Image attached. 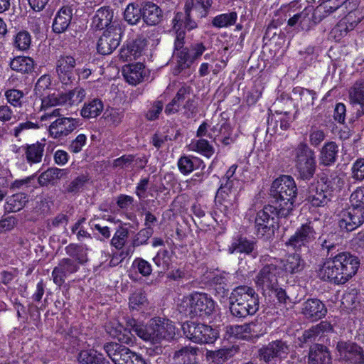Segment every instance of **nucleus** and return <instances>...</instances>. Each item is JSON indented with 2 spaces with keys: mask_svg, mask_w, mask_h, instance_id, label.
Instances as JSON below:
<instances>
[{
  "mask_svg": "<svg viewBox=\"0 0 364 364\" xmlns=\"http://www.w3.org/2000/svg\"><path fill=\"white\" fill-rule=\"evenodd\" d=\"M104 105L98 98H94L84 104L80 114L85 119H92L98 117L102 112Z\"/></svg>",
  "mask_w": 364,
  "mask_h": 364,
  "instance_id": "a19ab883",
  "label": "nucleus"
},
{
  "mask_svg": "<svg viewBox=\"0 0 364 364\" xmlns=\"http://www.w3.org/2000/svg\"><path fill=\"white\" fill-rule=\"evenodd\" d=\"M88 180V177L85 175L78 176L65 186V191L69 193H77L85 186Z\"/></svg>",
  "mask_w": 364,
  "mask_h": 364,
  "instance_id": "6e6d98bb",
  "label": "nucleus"
},
{
  "mask_svg": "<svg viewBox=\"0 0 364 364\" xmlns=\"http://www.w3.org/2000/svg\"><path fill=\"white\" fill-rule=\"evenodd\" d=\"M349 100L352 104L360 105L356 112V117H364V80H358L349 90Z\"/></svg>",
  "mask_w": 364,
  "mask_h": 364,
  "instance_id": "c85d7f7f",
  "label": "nucleus"
},
{
  "mask_svg": "<svg viewBox=\"0 0 364 364\" xmlns=\"http://www.w3.org/2000/svg\"><path fill=\"white\" fill-rule=\"evenodd\" d=\"M31 43L30 33L26 31L18 32L15 38L14 46L20 50H26L29 48Z\"/></svg>",
  "mask_w": 364,
  "mask_h": 364,
  "instance_id": "13d9d810",
  "label": "nucleus"
},
{
  "mask_svg": "<svg viewBox=\"0 0 364 364\" xmlns=\"http://www.w3.org/2000/svg\"><path fill=\"white\" fill-rule=\"evenodd\" d=\"M67 103L65 93L54 92L47 96L41 97V109L46 110L52 107L62 105Z\"/></svg>",
  "mask_w": 364,
  "mask_h": 364,
  "instance_id": "37998d69",
  "label": "nucleus"
},
{
  "mask_svg": "<svg viewBox=\"0 0 364 364\" xmlns=\"http://www.w3.org/2000/svg\"><path fill=\"white\" fill-rule=\"evenodd\" d=\"M122 73L127 82L136 85L144 80L146 76V70L142 63H137L124 65Z\"/></svg>",
  "mask_w": 364,
  "mask_h": 364,
  "instance_id": "bb28decb",
  "label": "nucleus"
},
{
  "mask_svg": "<svg viewBox=\"0 0 364 364\" xmlns=\"http://www.w3.org/2000/svg\"><path fill=\"white\" fill-rule=\"evenodd\" d=\"M183 108L185 110L184 114L188 119L192 118L196 115L198 113V102L195 95H193L191 98H188L186 100Z\"/></svg>",
  "mask_w": 364,
  "mask_h": 364,
  "instance_id": "69168bd1",
  "label": "nucleus"
},
{
  "mask_svg": "<svg viewBox=\"0 0 364 364\" xmlns=\"http://www.w3.org/2000/svg\"><path fill=\"white\" fill-rule=\"evenodd\" d=\"M301 9V5L299 1H291L289 4V12L292 11L293 13L296 12V14H293V16L289 18L287 21V24L289 26H294L296 24L301 25V11H299Z\"/></svg>",
  "mask_w": 364,
  "mask_h": 364,
  "instance_id": "4d7b16f0",
  "label": "nucleus"
},
{
  "mask_svg": "<svg viewBox=\"0 0 364 364\" xmlns=\"http://www.w3.org/2000/svg\"><path fill=\"white\" fill-rule=\"evenodd\" d=\"M153 260L161 271L168 270L171 264V254L167 250H160L154 257Z\"/></svg>",
  "mask_w": 364,
  "mask_h": 364,
  "instance_id": "603ef678",
  "label": "nucleus"
},
{
  "mask_svg": "<svg viewBox=\"0 0 364 364\" xmlns=\"http://www.w3.org/2000/svg\"><path fill=\"white\" fill-rule=\"evenodd\" d=\"M336 350L343 364H364V348L358 343L341 340L337 342Z\"/></svg>",
  "mask_w": 364,
  "mask_h": 364,
  "instance_id": "ddd939ff",
  "label": "nucleus"
},
{
  "mask_svg": "<svg viewBox=\"0 0 364 364\" xmlns=\"http://www.w3.org/2000/svg\"><path fill=\"white\" fill-rule=\"evenodd\" d=\"M228 332L237 338L246 341L251 340L247 323L242 325L230 326L228 327Z\"/></svg>",
  "mask_w": 364,
  "mask_h": 364,
  "instance_id": "5fc2aeb1",
  "label": "nucleus"
},
{
  "mask_svg": "<svg viewBox=\"0 0 364 364\" xmlns=\"http://www.w3.org/2000/svg\"><path fill=\"white\" fill-rule=\"evenodd\" d=\"M316 236V232L312 222L303 224L285 242L287 247L295 251H301L303 248H308Z\"/></svg>",
  "mask_w": 364,
  "mask_h": 364,
  "instance_id": "4468645a",
  "label": "nucleus"
},
{
  "mask_svg": "<svg viewBox=\"0 0 364 364\" xmlns=\"http://www.w3.org/2000/svg\"><path fill=\"white\" fill-rule=\"evenodd\" d=\"M281 218L279 213L268 205L257 212L255 218V229L257 237L271 236L274 232V218Z\"/></svg>",
  "mask_w": 364,
  "mask_h": 364,
  "instance_id": "2eb2a0df",
  "label": "nucleus"
},
{
  "mask_svg": "<svg viewBox=\"0 0 364 364\" xmlns=\"http://www.w3.org/2000/svg\"><path fill=\"white\" fill-rule=\"evenodd\" d=\"M256 243L254 241L248 240L245 237H240L235 240L228 248L230 254L233 253H245L247 255L252 254V257L255 258L257 252L255 251Z\"/></svg>",
  "mask_w": 364,
  "mask_h": 364,
  "instance_id": "e433bc0d",
  "label": "nucleus"
},
{
  "mask_svg": "<svg viewBox=\"0 0 364 364\" xmlns=\"http://www.w3.org/2000/svg\"><path fill=\"white\" fill-rule=\"evenodd\" d=\"M124 19L131 25L136 24L141 18V8L129 4L124 13Z\"/></svg>",
  "mask_w": 364,
  "mask_h": 364,
  "instance_id": "864d4df0",
  "label": "nucleus"
},
{
  "mask_svg": "<svg viewBox=\"0 0 364 364\" xmlns=\"http://www.w3.org/2000/svg\"><path fill=\"white\" fill-rule=\"evenodd\" d=\"M162 11L156 4L145 1L141 6V18L148 26H155L162 19Z\"/></svg>",
  "mask_w": 364,
  "mask_h": 364,
  "instance_id": "a878e982",
  "label": "nucleus"
},
{
  "mask_svg": "<svg viewBox=\"0 0 364 364\" xmlns=\"http://www.w3.org/2000/svg\"><path fill=\"white\" fill-rule=\"evenodd\" d=\"M79 265L71 258H63L59 261L58 265L54 267L52 272L53 282L61 287L67 277L77 272L79 270Z\"/></svg>",
  "mask_w": 364,
  "mask_h": 364,
  "instance_id": "6ab92c4d",
  "label": "nucleus"
},
{
  "mask_svg": "<svg viewBox=\"0 0 364 364\" xmlns=\"http://www.w3.org/2000/svg\"><path fill=\"white\" fill-rule=\"evenodd\" d=\"M122 343L109 342L104 345V350L114 364H127L134 353Z\"/></svg>",
  "mask_w": 364,
  "mask_h": 364,
  "instance_id": "aec40b11",
  "label": "nucleus"
},
{
  "mask_svg": "<svg viewBox=\"0 0 364 364\" xmlns=\"http://www.w3.org/2000/svg\"><path fill=\"white\" fill-rule=\"evenodd\" d=\"M325 9L323 6H318L314 9L306 6L301 11V20L300 27L303 31H309L311 28L320 23L325 18Z\"/></svg>",
  "mask_w": 364,
  "mask_h": 364,
  "instance_id": "412c9836",
  "label": "nucleus"
},
{
  "mask_svg": "<svg viewBox=\"0 0 364 364\" xmlns=\"http://www.w3.org/2000/svg\"><path fill=\"white\" fill-rule=\"evenodd\" d=\"M341 179L338 177L328 178L321 176L311 183L308 188L306 200L314 207H323L331 200L333 192L340 187Z\"/></svg>",
  "mask_w": 364,
  "mask_h": 364,
  "instance_id": "423d86ee",
  "label": "nucleus"
},
{
  "mask_svg": "<svg viewBox=\"0 0 364 364\" xmlns=\"http://www.w3.org/2000/svg\"><path fill=\"white\" fill-rule=\"evenodd\" d=\"M38 128V124L26 121L25 122H21L18 126L15 127L11 131V133L16 138H19L25 135L28 130L36 129Z\"/></svg>",
  "mask_w": 364,
  "mask_h": 364,
  "instance_id": "e2e57ef3",
  "label": "nucleus"
},
{
  "mask_svg": "<svg viewBox=\"0 0 364 364\" xmlns=\"http://www.w3.org/2000/svg\"><path fill=\"white\" fill-rule=\"evenodd\" d=\"M360 267L358 257L348 252L333 254L318 266V277L333 284L341 285L348 282L357 273Z\"/></svg>",
  "mask_w": 364,
  "mask_h": 364,
  "instance_id": "f257e3e1",
  "label": "nucleus"
},
{
  "mask_svg": "<svg viewBox=\"0 0 364 364\" xmlns=\"http://www.w3.org/2000/svg\"><path fill=\"white\" fill-rule=\"evenodd\" d=\"M342 239L336 232L322 234L318 237V242L323 250H326V255L329 257L331 254L338 251V247L341 244Z\"/></svg>",
  "mask_w": 364,
  "mask_h": 364,
  "instance_id": "2f4dec72",
  "label": "nucleus"
},
{
  "mask_svg": "<svg viewBox=\"0 0 364 364\" xmlns=\"http://www.w3.org/2000/svg\"><path fill=\"white\" fill-rule=\"evenodd\" d=\"M65 250L78 265L83 264L88 260L86 250L80 245L71 243L65 247Z\"/></svg>",
  "mask_w": 364,
  "mask_h": 364,
  "instance_id": "c03bdc74",
  "label": "nucleus"
},
{
  "mask_svg": "<svg viewBox=\"0 0 364 364\" xmlns=\"http://www.w3.org/2000/svg\"><path fill=\"white\" fill-rule=\"evenodd\" d=\"M237 199V197L216 193L215 197V208L224 215L229 216L236 209Z\"/></svg>",
  "mask_w": 364,
  "mask_h": 364,
  "instance_id": "f704fd0d",
  "label": "nucleus"
},
{
  "mask_svg": "<svg viewBox=\"0 0 364 364\" xmlns=\"http://www.w3.org/2000/svg\"><path fill=\"white\" fill-rule=\"evenodd\" d=\"M28 202L27 196L22 193L14 194L7 199L4 209L8 212H17L21 210Z\"/></svg>",
  "mask_w": 364,
  "mask_h": 364,
  "instance_id": "de8ad7c7",
  "label": "nucleus"
},
{
  "mask_svg": "<svg viewBox=\"0 0 364 364\" xmlns=\"http://www.w3.org/2000/svg\"><path fill=\"white\" fill-rule=\"evenodd\" d=\"M297 196V186L294 179L287 175L276 178L269 190V206L275 208L281 218L287 217L293 210Z\"/></svg>",
  "mask_w": 364,
  "mask_h": 364,
  "instance_id": "f03ea898",
  "label": "nucleus"
},
{
  "mask_svg": "<svg viewBox=\"0 0 364 364\" xmlns=\"http://www.w3.org/2000/svg\"><path fill=\"white\" fill-rule=\"evenodd\" d=\"M198 350L197 347L184 346L176 350L173 358L178 364H201L198 358Z\"/></svg>",
  "mask_w": 364,
  "mask_h": 364,
  "instance_id": "72a5a7b5",
  "label": "nucleus"
},
{
  "mask_svg": "<svg viewBox=\"0 0 364 364\" xmlns=\"http://www.w3.org/2000/svg\"><path fill=\"white\" fill-rule=\"evenodd\" d=\"M77 360L80 364H109L102 354L94 350L81 351Z\"/></svg>",
  "mask_w": 364,
  "mask_h": 364,
  "instance_id": "79ce46f5",
  "label": "nucleus"
},
{
  "mask_svg": "<svg viewBox=\"0 0 364 364\" xmlns=\"http://www.w3.org/2000/svg\"><path fill=\"white\" fill-rule=\"evenodd\" d=\"M155 343H160L161 341H171L176 336V328L172 321L168 319L155 318Z\"/></svg>",
  "mask_w": 364,
  "mask_h": 364,
  "instance_id": "5701e85b",
  "label": "nucleus"
},
{
  "mask_svg": "<svg viewBox=\"0 0 364 364\" xmlns=\"http://www.w3.org/2000/svg\"><path fill=\"white\" fill-rule=\"evenodd\" d=\"M327 313L325 304L318 299H309L302 304L301 314L312 321L323 318Z\"/></svg>",
  "mask_w": 364,
  "mask_h": 364,
  "instance_id": "4be33fe9",
  "label": "nucleus"
},
{
  "mask_svg": "<svg viewBox=\"0 0 364 364\" xmlns=\"http://www.w3.org/2000/svg\"><path fill=\"white\" fill-rule=\"evenodd\" d=\"M127 326L129 328L128 333H118L113 336L116 337L119 342L123 343H132L133 338L132 332L135 333L140 338L151 343H155V321L151 319L148 323L144 324L136 319L131 318L127 320Z\"/></svg>",
  "mask_w": 364,
  "mask_h": 364,
  "instance_id": "9d476101",
  "label": "nucleus"
},
{
  "mask_svg": "<svg viewBox=\"0 0 364 364\" xmlns=\"http://www.w3.org/2000/svg\"><path fill=\"white\" fill-rule=\"evenodd\" d=\"M182 331L186 338L200 344L213 343L219 336L218 331L210 326L192 321L184 322Z\"/></svg>",
  "mask_w": 364,
  "mask_h": 364,
  "instance_id": "9b49d317",
  "label": "nucleus"
},
{
  "mask_svg": "<svg viewBox=\"0 0 364 364\" xmlns=\"http://www.w3.org/2000/svg\"><path fill=\"white\" fill-rule=\"evenodd\" d=\"M177 58L178 68L175 70L176 74L181 73V70L189 68L193 63V57H191L189 48L182 49L174 52Z\"/></svg>",
  "mask_w": 364,
  "mask_h": 364,
  "instance_id": "09e8293b",
  "label": "nucleus"
},
{
  "mask_svg": "<svg viewBox=\"0 0 364 364\" xmlns=\"http://www.w3.org/2000/svg\"><path fill=\"white\" fill-rule=\"evenodd\" d=\"M122 33L121 27L114 22L99 38L97 46L98 53L102 55L112 53L119 46Z\"/></svg>",
  "mask_w": 364,
  "mask_h": 364,
  "instance_id": "dca6fc26",
  "label": "nucleus"
},
{
  "mask_svg": "<svg viewBox=\"0 0 364 364\" xmlns=\"http://www.w3.org/2000/svg\"><path fill=\"white\" fill-rule=\"evenodd\" d=\"M65 174L66 171L64 169L49 168L39 176L38 181L41 186H46L61 178Z\"/></svg>",
  "mask_w": 364,
  "mask_h": 364,
  "instance_id": "a18cd8bd",
  "label": "nucleus"
},
{
  "mask_svg": "<svg viewBox=\"0 0 364 364\" xmlns=\"http://www.w3.org/2000/svg\"><path fill=\"white\" fill-rule=\"evenodd\" d=\"M291 345L287 341L279 338L262 345L257 350V359L265 364H276L286 359L290 352Z\"/></svg>",
  "mask_w": 364,
  "mask_h": 364,
  "instance_id": "6e6552de",
  "label": "nucleus"
},
{
  "mask_svg": "<svg viewBox=\"0 0 364 364\" xmlns=\"http://www.w3.org/2000/svg\"><path fill=\"white\" fill-rule=\"evenodd\" d=\"M283 269L289 274H295L301 272L305 266V262L298 253L288 254L282 260Z\"/></svg>",
  "mask_w": 364,
  "mask_h": 364,
  "instance_id": "58836bf2",
  "label": "nucleus"
},
{
  "mask_svg": "<svg viewBox=\"0 0 364 364\" xmlns=\"http://www.w3.org/2000/svg\"><path fill=\"white\" fill-rule=\"evenodd\" d=\"M113 11L108 7L99 9L92 18V27L97 30H102L108 28L113 23Z\"/></svg>",
  "mask_w": 364,
  "mask_h": 364,
  "instance_id": "c9c22d12",
  "label": "nucleus"
},
{
  "mask_svg": "<svg viewBox=\"0 0 364 364\" xmlns=\"http://www.w3.org/2000/svg\"><path fill=\"white\" fill-rule=\"evenodd\" d=\"M75 59L69 55H60L55 63V70L60 81L65 85H71L75 80L74 70Z\"/></svg>",
  "mask_w": 364,
  "mask_h": 364,
  "instance_id": "f3484780",
  "label": "nucleus"
},
{
  "mask_svg": "<svg viewBox=\"0 0 364 364\" xmlns=\"http://www.w3.org/2000/svg\"><path fill=\"white\" fill-rule=\"evenodd\" d=\"M196 150L209 158L214 154V148L204 139L198 140L195 144Z\"/></svg>",
  "mask_w": 364,
  "mask_h": 364,
  "instance_id": "338daca9",
  "label": "nucleus"
},
{
  "mask_svg": "<svg viewBox=\"0 0 364 364\" xmlns=\"http://www.w3.org/2000/svg\"><path fill=\"white\" fill-rule=\"evenodd\" d=\"M296 168L299 177L310 180L316 169L315 152L305 143H300L294 150Z\"/></svg>",
  "mask_w": 364,
  "mask_h": 364,
  "instance_id": "1a4fd4ad",
  "label": "nucleus"
},
{
  "mask_svg": "<svg viewBox=\"0 0 364 364\" xmlns=\"http://www.w3.org/2000/svg\"><path fill=\"white\" fill-rule=\"evenodd\" d=\"M363 223L364 210L351 207L341 213L338 225L341 229L350 232L360 226Z\"/></svg>",
  "mask_w": 364,
  "mask_h": 364,
  "instance_id": "a211bd4d",
  "label": "nucleus"
},
{
  "mask_svg": "<svg viewBox=\"0 0 364 364\" xmlns=\"http://www.w3.org/2000/svg\"><path fill=\"white\" fill-rule=\"evenodd\" d=\"M213 3V0H187L185 4V14L177 12L173 18L174 27L179 22H184V28L191 31L198 27L197 21L208 15Z\"/></svg>",
  "mask_w": 364,
  "mask_h": 364,
  "instance_id": "39448f33",
  "label": "nucleus"
},
{
  "mask_svg": "<svg viewBox=\"0 0 364 364\" xmlns=\"http://www.w3.org/2000/svg\"><path fill=\"white\" fill-rule=\"evenodd\" d=\"M353 178L358 181L364 179V159H358L352 167Z\"/></svg>",
  "mask_w": 364,
  "mask_h": 364,
  "instance_id": "774afa93",
  "label": "nucleus"
},
{
  "mask_svg": "<svg viewBox=\"0 0 364 364\" xmlns=\"http://www.w3.org/2000/svg\"><path fill=\"white\" fill-rule=\"evenodd\" d=\"M338 146L334 141L326 143L321 149L318 156L319 164L330 166L334 164L338 158Z\"/></svg>",
  "mask_w": 364,
  "mask_h": 364,
  "instance_id": "c756f323",
  "label": "nucleus"
},
{
  "mask_svg": "<svg viewBox=\"0 0 364 364\" xmlns=\"http://www.w3.org/2000/svg\"><path fill=\"white\" fill-rule=\"evenodd\" d=\"M9 65L11 70L22 73L29 74L34 70V60L26 56H17L11 60Z\"/></svg>",
  "mask_w": 364,
  "mask_h": 364,
  "instance_id": "ea45409f",
  "label": "nucleus"
},
{
  "mask_svg": "<svg viewBox=\"0 0 364 364\" xmlns=\"http://www.w3.org/2000/svg\"><path fill=\"white\" fill-rule=\"evenodd\" d=\"M229 299L230 310L235 317L245 318L254 315L259 309V296L250 287H237L232 290Z\"/></svg>",
  "mask_w": 364,
  "mask_h": 364,
  "instance_id": "7ed1b4c3",
  "label": "nucleus"
},
{
  "mask_svg": "<svg viewBox=\"0 0 364 364\" xmlns=\"http://www.w3.org/2000/svg\"><path fill=\"white\" fill-rule=\"evenodd\" d=\"M85 90L82 87H75V89L65 93L67 97V103L70 105H77L85 97Z\"/></svg>",
  "mask_w": 364,
  "mask_h": 364,
  "instance_id": "052dcab7",
  "label": "nucleus"
},
{
  "mask_svg": "<svg viewBox=\"0 0 364 364\" xmlns=\"http://www.w3.org/2000/svg\"><path fill=\"white\" fill-rule=\"evenodd\" d=\"M7 102L15 107H21L23 103L25 94L17 89H8L4 92Z\"/></svg>",
  "mask_w": 364,
  "mask_h": 364,
  "instance_id": "3c124183",
  "label": "nucleus"
},
{
  "mask_svg": "<svg viewBox=\"0 0 364 364\" xmlns=\"http://www.w3.org/2000/svg\"><path fill=\"white\" fill-rule=\"evenodd\" d=\"M178 310L191 318L208 316L215 310V302L207 294L194 292L181 299Z\"/></svg>",
  "mask_w": 364,
  "mask_h": 364,
  "instance_id": "20e7f679",
  "label": "nucleus"
},
{
  "mask_svg": "<svg viewBox=\"0 0 364 364\" xmlns=\"http://www.w3.org/2000/svg\"><path fill=\"white\" fill-rule=\"evenodd\" d=\"M351 207L364 210V187L358 188L350 197Z\"/></svg>",
  "mask_w": 364,
  "mask_h": 364,
  "instance_id": "0e129e2a",
  "label": "nucleus"
},
{
  "mask_svg": "<svg viewBox=\"0 0 364 364\" xmlns=\"http://www.w3.org/2000/svg\"><path fill=\"white\" fill-rule=\"evenodd\" d=\"M45 143L36 142L22 146L26 161L29 164L40 163L43 156Z\"/></svg>",
  "mask_w": 364,
  "mask_h": 364,
  "instance_id": "4c0bfd02",
  "label": "nucleus"
},
{
  "mask_svg": "<svg viewBox=\"0 0 364 364\" xmlns=\"http://www.w3.org/2000/svg\"><path fill=\"white\" fill-rule=\"evenodd\" d=\"M178 167L181 173L187 175L193 171L205 170L206 166L198 157L183 156L178 159Z\"/></svg>",
  "mask_w": 364,
  "mask_h": 364,
  "instance_id": "473e14b6",
  "label": "nucleus"
},
{
  "mask_svg": "<svg viewBox=\"0 0 364 364\" xmlns=\"http://www.w3.org/2000/svg\"><path fill=\"white\" fill-rule=\"evenodd\" d=\"M333 331V327L327 321H321L319 323L311 326L309 329L304 331L302 336L299 338L301 343H312L316 341L318 337H321L325 333Z\"/></svg>",
  "mask_w": 364,
  "mask_h": 364,
  "instance_id": "b1692460",
  "label": "nucleus"
},
{
  "mask_svg": "<svg viewBox=\"0 0 364 364\" xmlns=\"http://www.w3.org/2000/svg\"><path fill=\"white\" fill-rule=\"evenodd\" d=\"M237 18V14L235 11L223 14L214 17L212 21V24L216 28L228 27L234 25Z\"/></svg>",
  "mask_w": 364,
  "mask_h": 364,
  "instance_id": "8fccbe9b",
  "label": "nucleus"
},
{
  "mask_svg": "<svg viewBox=\"0 0 364 364\" xmlns=\"http://www.w3.org/2000/svg\"><path fill=\"white\" fill-rule=\"evenodd\" d=\"M263 267L257 276V284L264 291L274 288L280 274V268L276 264V259L267 255H262L259 259Z\"/></svg>",
  "mask_w": 364,
  "mask_h": 364,
  "instance_id": "f8f14e48",
  "label": "nucleus"
},
{
  "mask_svg": "<svg viewBox=\"0 0 364 364\" xmlns=\"http://www.w3.org/2000/svg\"><path fill=\"white\" fill-rule=\"evenodd\" d=\"M128 233L127 228L123 227L119 228L111 240V245L117 250L122 249L126 242Z\"/></svg>",
  "mask_w": 364,
  "mask_h": 364,
  "instance_id": "bf43d9fd",
  "label": "nucleus"
},
{
  "mask_svg": "<svg viewBox=\"0 0 364 364\" xmlns=\"http://www.w3.org/2000/svg\"><path fill=\"white\" fill-rule=\"evenodd\" d=\"M331 356L328 348L322 344H314L310 347L308 364H331Z\"/></svg>",
  "mask_w": 364,
  "mask_h": 364,
  "instance_id": "393cba45",
  "label": "nucleus"
},
{
  "mask_svg": "<svg viewBox=\"0 0 364 364\" xmlns=\"http://www.w3.org/2000/svg\"><path fill=\"white\" fill-rule=\"evenodd\" d=\"M51 85V78L48 75H42L37 81L35 85L34 91L36 95L39 97H43L45 92L50 88Z\"/></svg>",
  "mask_w": 364,
  "mask_h": 364,
  "instance_id": "680f3d73",
  "label": "nucleus"
},
{
  "mask_svg": "<svg viewBox=\"0 0 364 364\" xmlns=\"http://www.w3.org/2000/svg\"><path fill=\"white\" fill-rule=\"evenodd\" d=\"M73 18V9L65 6L57 12L53 22V31L56 33L65 32L70 24Z\"/></svg>",
  "mask_w": 364,
  "mask_h": 364,
  "instance_id": "cd10ccee",
  "label": "nucleus"
},
{
  "mask_svg": "<svg viewBox=\"0 0 364 364\" xmlns=\"http://www.w3.org/2000/svg\"><path fill=\"white\" fill-rule=\"evenodd\" d=\"M239 349L237 346H232L215 350H208L206 357L215 364H223L225 361L235 356L239 352Z\"/></svg>",
  "mask_w": 364,
  "mask_h": 364,
  "instance_id": "7c9ffc66",
  "label": "nucleus"
},
{
  "mask_svg": "<svg viewBox=\"0 0 364 364\" xmlns=\"http://www.w3.org/2000/svg\"><path fill=\"white\" fill-rule=\"evenodd\" d=\"M41 121L49 120L48 132L54 139H63L72 133L78 126V120L73 117H63L60 109L46 112L41 117Z\"/></svg>",
  "mask_w": 364,
  "mask_h": 364,
  "instance_id": "0eeeda50",
  "label": "nucleus"
},
{
  "mask_svg": "<svg viewBox=\"0 0 364 364\" xmlns=\"http://www.w3.org/2000/svg\"><path fill=\"white\" fill-rule=\"evenodd\" d=\"M242 185V181L237 178L226 180L225 183L220 185L216 193L238 198Z\"/></svg>",
  "mask_w": 364,
  "mask_h": 364,
  "instance_id": "49530a36",
  "label": "nucleus"
}]
</instances>
